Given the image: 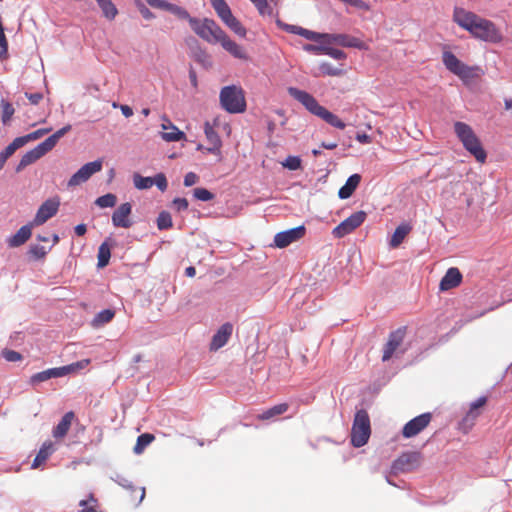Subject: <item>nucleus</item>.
<instances>
[{
	"mask_svg": "<svg viewBox=\"0 0 512 512\" xmlns=\"http://www.w3.org/2000/svg\"><path fill=\"white\" fill-rule=\"evenodd\" d=\"M288 93L295 100L300 102L311 114L321 118L327 124L337 129L343 130L346 124L335 114L320 105L314 96L306 91L294 87L288 89Z\"/></svg>",
	"mask_w": 512,
	"mask_h": 512,
	"instance_id": "1",
	"label": "nucleus"
},
{
	"mask_svg": "<svg viewBox=\"0 0 512 512\" xmlns=\"http://www.w3.org/2000/svg\"><path fill=\"white\" fill-rule=\"evenodd\" d=\"M454 132L464 148L473 155L479 163H485L487 153L472 127L464 122L457 121L454 123Z\"/></svg>",
	"mask_w": 512,
	"mask_h": 512,
	"instance_id": "2",
	"label": "nucleus"
},
{
	"mask_svg": "<svg viewBox=\"0 0 512 512\" xmlns=\"http://www.w3.org/2000/svg\"><path fill=\"white\" fill-rule=\"evenodd\" d=\"M71 130V125L68 124L64 126L63 128L56 131L54 134L49 136L47 139H45L43 142L38 144L36 147L31 149L30 151L26 152L20 159L16 171L20 172L28 165L36 162L38 159L43 157L46 153L51 151L59 141L61 137H63L66 133H68Z\"/></svg>",
	"mask_w": 512,
	"mask_h": 512,
	"instance_id": "3",
	"label": "nucleus"
},
{
	"mask_svg": "<svg viewBox=\"0 0 512 512\" xmlns=\"http://www.w3.org/2000/svg\"><path fill=\"white\" fill-rule=\"evenodd\" d=\"M453 20L460 28L469 32H473L474 30H479L480 32H495L496 30L493 22L462 7L454 8Z\"/></svg>",
	"mask_w": 512,
	"mask_h": 512,
	"instance_id": "4",
	"label": "nucleus"
},
{
	"mask_svg": "<svg viewBox=\"0 0 512 512\" xmlns=\"http://www.w3.org/2000/svg\"><path fill=\"white\" fill-rule=\"evenodd\" d=\"M442 61L445 67L453 74L458 76L464 83H470L472 80L479 78L482 70L478 66H468L460 61L452 52L444 47Z\"/></svg>",
	"mask_w": 512,
	"mask_h": 512,
	"instance_id": "5",
	"label": "nucleus"
},
{
	"mask_svg": "<svg viewBox=\"0 0 512 512\" xmlns=\"http://www.w3.org/2000/svg\"><path fill=\"white\" fill-rule=\"evenodd\" d=\"M220 104L223 109L232 114L243 113L246 110V99L240 86H225L220 91Z\"/></svg>",
	"mask_w": 512,
	"mask_h": 512,
	"instance_id": "6",
	"label": "nucleus"
},
{
	"mask_svg": "<svg viewBox=\"0 0 512 512\" xmlns=\"http://www.w3.org/2000/svg\"><path fill=\"white\" fill-rule=\"evenodd\" d=\"M371 427L370 419L366 410H358L355 414L352 430L351 443L354 447L365 445L370 437Z\"/></svg>",
	"mask_w": 512,
	"mask_h": 512,
	"instance_id": "7",
	"label": "nucleus"
},
{
	"mask_svg": "<svg viewBox=\"0 0 512 512\" xmlns=\"http://www.w3.org/2000/svg\"><path fill=\"white\" fill-rule=\"evenodd\" d=\"M90 364V359H83L80 361H77L75 363L62 366V367H56L47 369L41 372H38L31 376L30 383L31 384H38L44 381H47L51 378H58L63 377L65 375L75 373L78 370L84 369Z\"/></svg>",
	"mask_w": 512,
	"mask_h": 512,
	"instance_id": "8",
	"label": "nucleus"
},
{
	"mask_svg": "<svg viewBox=\"0 0 512 512\" xmlns=\"http://www.w3.org/2000/svg\"><path fill=\"white\" fill-rule=\"evenodd\" d=\"M366 217L367 214L365 211H357L353 213L332 230L333 236L335 238H342L352 233L355 229L362 225Z\"/></svg>",
	"mask_w": 512,
	"mask_h": 512,
	"instance_id": "9",
	"label": "nucleus"
},
{
	"mask_svg": "<svg viewBox=\"0 0 512 512\" xmlns=\"http://www.w3.org/2000/svg\"><path fill=\"white\" fill-rule=\"evenodd\" d=\"M204 133L206 136L207 141L209 142L210 146L204 148L202 145H198V150H205L207 153H211L217 157V161H222V141L219 137L220 131H217V129L213 128V125H210V121H206L204 125Z\"/></svg>",
	"mask_w": 512,
	"mask_h": 512,
	"instance_id": "10",
	"label": "nucleus"
},
{
	"mask_svg": "<svg viewBox=\"0 0 512 512\" xmlns=\"http://www.w3.org/2000/svg\"><path fill=\"white\" fill-rule=\"evenodd\" d=\"M102 161L95 160L84 164L76 173H74L68 181L69 187L78 186L86 182L93 174L101 171Z\"/></svg>",
	"mask_w": 512,
	"mask_h": 512,
	"instance_id": "11",
	"label": "nucleus"
},
{
	"mask_svg": "<svg viewBox=\"0 0 512 512\" xmlns=\"http://www.w3.org/2000/svg\"><path fill=\"white\" fill-rule=\"evenodd\" d=\"M432 414L430 412L423 413L407 422L403 429L404 438H412L422 432L431 422Z\"/></svg>",
	"mask_w": 512,
	"mask_h": 512,
	"instance_id": "12",
	"label": "nucleus"
},
{
	"mask_svg": "<svg viewBox=\"0 0 512 512\" xmlns=\"http://www.w3.org/2000/svg\"><path fill=\"white\" fill-rule=\"evenodd\" d=\"M210 3L217 15L227 25V27L234 32L239 30V22L233 16L230 7L225 0H210Z\"/></svg>",
	"mask_w": 512,
	"mask_h": 512,
	"instance_id": "13",
	"label": "nucleus"
},
{
	"mask_svg": "<svg viewBox=\"0 0 512 512\" xmlns=\"http://www.w3.org/2000/svg\"><path fill=\"white\" fill-rule=\"evenodd\" d=\"M305 233L306 228L303 225L279 232L274 236V245L278 248H285L303 238Z\"/></svg>",
	"mask_w": 512,
	"mask_h": 512,
	"instance_id": "14",
	"label": "nucleus"
},
{
	"mask_svg": "<svg viewBox=\"0 0 512 512\" xmlns=\"http://www.w3.org/2000/svg\"><path fill=\"white\" fill-rule=\"evenodd\" d=\"M60 202L57 199L46 200L38 209L32 223L34 226L44 224L58 212Z\"/></svg>",
	"mask_w": 512,
	"mask_h": 512,
	"instance_id": "15",
	"label": "nucleus"
},
{
	"mask_svg": "<svg viewBox=\"0 0 512 512\" xmlns=\"http://www.w3.org/2000/svg\"><path fill=\"white\" fill-rule=\"evenodd\" d=\"M147 4L154 9L166 11L180 20H190L189 13L182 7L166 0H146Z\"/></svg>",
	"mask_w": 512,
	"mask_h": 512,
	"instance_id": "16",
	"label": "nucleus"
},
{
	"mask_svg": "<svg viewBox=\"0 0 512 512\" xmlns=\"http://www.w3.org/2000/svg\"><path fill=\"white\" fill-rule=\"evenodd\" d=\"M204 39L211 41L215 39L219 41L222 47L237 58H244V50L236 42L232 41L227 34H201Z\"/></svg>",
	"mask_w": 512,
	"mask_h": 512,
	"instance_id": "17",
	"label": "nucleus"
},
{
	"mask_svg": "<svg viewBox=\"0 0 512 512\" xmlns=\"http://www.w3.org/2000/svg\"><path fill=\"white\" fill-rule=\"evenodd\" d=\"M233 333V325L229 322L224 323L213 335L210 342V351H217L227 344Z\"/></svg>",
	"mask_w": 512,
	"mask_h": 512,
	"instance_id": "18",
	"label": "nucleus"
},
{
	"mask_svg": "<svg viewBox=\"0 0 512 512\" xmlns=\"http://www.w3.org/2000/svg\"><path fill=\"white\" fill-rule=\"evenodd\" d=\"M419 458L417 453H404L393 462L392 470L395 473L410 471L419 464Z\"/></svg>",
	"mask_w": 512,
	"mask_h": 512,
	"instance_id": "19",
	"label": "nucleus"
},
{
	"mask_svg": "<svg viewBox=\"0 0 512 512\" xmlns=\"http://www.w3.org/2000/svg\"><path fill=\"white\" fill-rule=\"evenodd\" d=\"M132 212V206L126 202L121 204L112 215V223L115 227L129 228L132 226L130 215Z\"/></svg>",
	"mask_w": 512,
	"mask_h": 512,
	"instance_id": "20",
	"label": "nucleus"
},
{
	"mask_svg": "<svg viewBox=\"0 0 512 512\" xmlns=\"http://www.w3.org/2000/svg\"><path fill=\"white\" fill-rule=\"evenodd\" d=\"M486 402V397H480L470 405L469 411L464 416L460 424L465 432L474 425L475 420L480 415V408H482Z\"/></svg>",
	"mask_w": 512,
	"mask_h": 512,
	"instance_id": "21",
	"label": "nucleus"
},
{
	"mask_svg": "<svg viewBox=\"0 0 512 512\" xmlns=\"http://www.w3.org/2000/svg\"><path fill=\"white\" fill-rule=\"evenodd\" d=\"M462 274L456 267L449 268L440 281L439 289L441 291H448L458 287L462 282Z\"/></svg>",
	"mask_w": 512,
	"mask_h": 512,
	"instance_id": "22",
	"label": "nucleus"
},
{
	"mask_svg": "<svg viewBox=\"0 0 512 512\" xmlns=\"http://www.w3.org/2000/svg\"><path fill=\"white\" fill-rule=\"evenodd\" d=\"M403 338L404 332L401 329H398L397 331H394L389 335L388 342L386 343L383 350V361H387L393 356L394 352L402 344Z\"/></svg>",
	"mask_w": 512,
	"mask_h": 512,
	"instance_id": "23",
	"label": "nucleus"
},
{
	"mask_svg": "<svg viewBox=\"0 0 512 512\" xmlns=\"http://www.w3.org/2000/svg\"><path fill=\"white\" fill-rule=\"evenodd\" d=\"M335 44L344 47H354L358 49H367L368 46L359 38L351 34H330Z\"/></svg>",
	"mask_w": 512,
	"mask_h": 512,
	"instance_id": "24",
	"label": "nucleus"
},
{
	"mask_svg": "<svg viewBox=\"0 0 512 512\" xmlns=\"http://www.w3.org/2000/svg\"><path fill=\"white\" fill-rule=\"evenodd\" d=\"M290 405L286 402L276 404L263 412L256 415V419L259 421H270L276 419L278 416L286 413Z\"/></svg>",
	"mask_w": 512,
	"mask_h": 512,
	"instance_id": "25",
	"label": "nucleus"
},
{
	"mask_svg": "<svg viewBox=\"0 0 512 512\" xmlns=\"http://www.w3.org/2000/svg\"><path fill=\"white\" fill-rule=\"evenodd\" d=\"M33 223L22 226L13 236L9 237L7 243L9 247H19L23 245L32 234Z\"/></svg>",
	"mask_w": 512,
	"mask_h": 512,
	"instance_id": "26",
	"label": "nucleus"
},
{
	"mask_svg": "<svg viewBox=\"0 0 512 512\" xmlns=\"http://www.w3.org/2000/svg\"><path fill=\"white\" fill-rule=\"evenodd\" d=\"M75 418V414L72 411L65 413L58 425L53 429L52 434L56 439L65 437L71 427V424Z\"/></svg>",
	"mask_w": 512,
	"mask_h": 512,
	"instance_id": "27",
	"label": "nucleus"
},
{
	"mask_svg": "<svg viewBox=\"0 0 512 512\" xmlns=\"http://www.w3.org/2000/svg\"><path fill=\"white\" fill-rule=\"evenodd\" d=\"M308 40L319 43L320 45H305L304 49L316 54H323L325 44L328 43L330 34H302Z\"/></svg>",
	"mask_w": 512,
	"mask_h": 512,
	"instance_id": "28",
	"label": "nucleus"
},
{
	"mask_svg": "<svg viewBox=\"0 0 512 512\" xmlns=\"http://www.w3.org/2000/svg\"><path fill=\"white\" fill-rule=\"evenodd\" d=\"M360 181H361V176L359 174L351 175L347 179L346 183L339 189V191H338L339 198H341V199L349 198L354 193V191L356 190L358 185L360 184Z\"/></svg>",
	"mask_w": 512,
	"mask_h": 512,
	"instance_id": "29",
	"label": "nucleus"
},
{
	"mask_svg": "<svg viewBox=\"0 0 512 512\" xmlns=\"http://www.w3.org/2000/svg\"><path fill=\"white\" fill-rule=\"evenodd\" d=\"M162 128L164 131L161 133V137L167 142L180 141L185 137V134L170 122H168V125L162 124Z\"/></svg>",
	"mask_w": 512,
	"mask_h": 512,
	"instance_id": "30",
	"label": "nucleus"
},
{
	"mask_svg": "<svg viewBox=\"0 0 512 512\" xmlns=\"http://www.w3.org/2000/svg\"><path fill=\"white\" fill-rule=\"evenodd\" d=\"M411 230H412V227L408 223H403V224L399 225L395 229V231L391 237L390 246L392 248H397L403 242V240L410 233Z\"/></svg>",
	"mask_w": 512,
	"mask_h": 512,
	"instance_id": "31",
	"label": "nucleus"
},
{
	"mask_svg": "<svg viewBox=\"0 0 512 512\" xmlns=\"http://www.w3.org/2000/svg\"><path fill=\"white\" fill-rule=\"evenodd\" d=\"M22 146V139L17 137L0 153V170L4 167L8 158H10L15 153V151Z\"/></svg>",
	"mask_w": 512,
	"mask_h": 512,
	"instance_id": "32",
	"label": "nucleus"
},
{
	"mask_svg": "<svg viewBox=\"0 0 512 512\" xmlns=\"http://www.w3.org/2000/svg\"><path fill=\"white\" fill-rule=\"evenodd\" d=\"M54 448L52 442H45L33 460L32 468L39 467L52 454Z\"/></svg>",
	"mask_w": 512,
	"mask_h": 512,
	"instance_id": "33",
	"label": "nucleus"
},
{
	"mask_svg": "<svg viewBox=\"0 0 512 512\" xmlns=\"http://www.w3.org/2000/svg\"><path fill=\"white\" fill-rule=\"evenodd\" d=\"M102 11V14L105 18L109 20H113L117 14L118 10L114 3L111 0H95Z\"/></svg>",
	"mask_w": 512,
	"mask_h": 512,
	"instance_id": "34",
	"label": "nucleus"
},
{
	"mask_svg": "<svg viewBox=\"0 0 512 512\" xmlns=\"http://www.w3.org/2000/svg\"><path fill=\"white\" fill-rule=\"evenodd\" d=\"M111 257L110 247L107 242H103L98 248V263L99 268H104L108 265Z\"/></svg>",
	"mask_w": 512,
	"mask_h": 512,
	"instance_id": "35",
	"label": "nucleus"
},
{
	"mask_svg": "<svg viewBox=\"0 0 512 512\" xmlns=\"http://www.w3.org/2000/svg\"><path fill=\"white\" fill-rule=\"evenodd\" d=\"M114 316H115V312L113 310H111V309L102 310L98 314H96V316L94 317V319L92 321V324L95 327L102 326V325L112 321Z\"/></svg>",
	"mask_w": 512,
	"mask_h": 512,
	"instance_id": "36",
	"label": "nucleus"
},
{
	"mask_svg": "<svg viewBox=\"0 0 512 512\" xmlns=\"http://www.w3.org/2000/svg\"><path fill=\"white\" fill-rule=\"evenodd\" d=\"M155 439V436L150 433H143L137 438L136 445L134 446V452L136 454H141L144 449L151 444Z\"/></svg>",
	"mask_w": 512,
	"mask_h": 512,
	"instance_id": "37",
	"label": "nucleus"
},
{
	"mask_svg": "<svg viewBox=\"0 0 512 512\" xmlns=\"http://www.w3.org/2000/svg\"><path fill=\"white\" fill-rule=\"evenodd\" d=\"M210 125H213V128L217 129V131H220L221 133L226 134L227 136H230L231 134V126L222 116L214 117L212 121H210Z\"/></svg>",
	"mask_w": 512,
	"mask_h": 512,
	"instance_id": "38",
	"label": "nucleus"
},
{
	"mask_svg": "<svg viewBox=\"0 0 512 512\" xmlns=\"http://www.w3.org/2000/svg\"><path fill=\"white\" fill-rule=\"evenodd\" d=\"M117 202L116 195L112 193H107L103 196L98 197L95 200V204L100 208H108V207H114Z\"/></svg>",
	"mask_w": 512,
	"mask_h": 512,
	"instance_id": "39",
	"label": "nucleus"
},
{
	"mask_svg": "<svg viewBox=\"0 0 512 512\" xmlns=\"http://www.w3.org/2000/svg\"><path fill=\"white\" fill-rule=\"evenodd\" d=\"M133 181L135 187L140 190L151 188L154 185L152 177H143L139 174L134 175Z\"/></svg>",
	"mask_w": 512,
	"mask_h": 512,
	"instance_id": "40",
	"label": "nucleus"
},
{
	"mask_svg": "<svg viewBox=\"0 0 512 512\" xmlns=\"http://www.w3.org/2000/svg\"><path fill=\"white\" fill-rule=\"evenodd\" d=\"M157 227L159 230H165L172 227V218L170 213L162 211L157 218Z\"/></svg>",
	"mask_w": 512,
	"mask_h": 512,
	"instance_id": "41",
	"label": "nucleus"
},
{
	"mask_svg": "<svg viewBox=\"0 0 512 512\" xmlns=\"http://www.w3.org/2000/svg\"><path fill=\"white\" fill-rule=\"evenodd\" d=\"M51 131V128H42V129H38L30 134H27L25 136H21V137H18L19 139H22L23 141V146L28 143L29 141H33V140H36V139H39L40 137H42L43 135L49 133Z\"/></svg>",
	"mask_w": 512,
	"mask_h": 512,
	"instance_id": "42",
	"label": "nucleus"
},
{
	"mask_svg": "<svg viewBox=\"0 0 512 512\" xmlns=\"http://www.w3.org/2000/svg\"><path fill=\"white\" fill-rule=\"evenodd\" d=\"M1 105H2V111H1L2 122L4 124H7L11 120L15 110H14L12 104L9 102L2 101Z\"/></svg>",
	"mask_w": 512,
	"mask_h": 512,
	"instance_id": "43",
	"label": "nucleus"
},
{
	"mask_svg": "<svg viewBox=\"0 0 512 512\" xmlns=\"http://www.w3.org/2000/svg\"><path fill=\"white\" fill-rule=\"evenodd\" d=\"M215 195L205 188H194V198L200 201L213 200Z\"/></svg>",
	"mask_w": 512,
	"mask_h": 512,
	"instance_id": "44",
	"label": "nucleus"
},
{
	"mask_svg": "<svg viewBox=\"0 0 512 512\" xmlns=\"http://www.w3.org/2000/svg\"><path fill=\"white\" fill-rule=\"evenodd\" d=\"M1 356L8 362H18L23 358L19 352L11 349H3Z\"/></svg>",
	"mask_w": 512,
	"mask_h": 512,
	"instance_id": "45",
	"label": "nucleus"
},
{
	"mask_svg": "<svg viewBox=\"0 0 512 512\" xmlns=\"http://www.w3.org/2000/svg\"><path fill=\"white\" fill-rule=\"evenodd\" d=\"M282 165L289 170H297L301 167V159L298 156H288Z\"/></svg>",
	"mask_w": 512,
	"mask_h": 512,
	"instance_id": "46",
	"label": "nucleus"
},
{
	"mask_svg": "<svg viewBox=\"0 0 512 512\" xmlns=\"http://www.w3.org/2000/svg\"><path fill=\"white\" fill-rule=\"evenodd\" d=\"M134 5L144 19L149 20L154 17L153 13L146 7V5L141 0H134Z\"/></svg>",
	"mask_w": 512,
	"mask_h": 512,
	"instance_id": "47",
	"label": "nucleus"
},
{
	"mask_svg": "<svg viewBox=\"0 0 512 512\" xmlns=\"http://www.w3.org/2000/svg\"><path fill=\"white\" fill-rule=\"evenodd\" d=\"M29 254L34 258V259H43L46 254H47V251L45 249L44 246H41V245H32L29 249Z\"/></svg>",
	"mask_w": 512,
	"mask_h": 512,
	"instance_id": "48",
	"label": "nucleus"
},
{
	"mask_svg": "<svg viewBox=\"0 0 512 512\" xmlns=\"http://www.w3.org/2000/svg\"><path fill=\"white\" fill-rule=\"evenodd\" d=\"M328 44H330V38L328 39V43L325 44L323 54L330 55L331 57H333L337 60L343 59L345 57V54L343 53V51L333 48V47H330Z\"/></svg>",
	"mask_w": 512,
	"mask_h": 512,
	"instance_id": "49",
	"label": "nucleus"
},
{
	"mask_svg": "<svg viewBox=\"0 0 512 512\" xmlns=\"http://www.w3.org/2000/svg\"><path fill=\"white\" fill-rule=\"evenodd\" d=\"M8 58V43L6 34H0V61Z\"/></svg>",
	"mask_w": 512,
	"mask_h": 512,
	"instance_id": "50",
	"label": "nucleus"
},
{
	"mask_svg": "<svg viewBox=\"0 0 512 512\" xmlns=\"http://www.w3.org/2000/svg\"><path fill=\"white\" fill-rule=\"evenodd\" d=\"M476 38L485 41L497 43L502 40L501 34H473Z\"/></svg>",
	"mask_w": 512,
	"mask_h": 512,
	"instance_id": "51",
	"label": "nucleus"
},
{
	"mask_svg": "<svg viewBox=\"0 0 512 512\" xmlns=\"http://www.w3.org/2000/svg\"><path fill=\"white\" fill-rule=\"evenodd\" d=\"M154 185L158 187L159 190L165 191L167 189V179L164 174L159 173L155 177H153Z\"/></svg>",
	"mask_w": 512,
	"mask_h": 512,
	"instance_id": "52",
	"label": "nucleus"
},
{
	"mask_svg": "<svg viewBox=\"0 0 512 512\" xmlns=\"http://www.w3.org/2000/svg\"><path fill=\"white\" fill-rule=\"evenodd\" d=\"M173 206L177 211L187 210L189 202L186 198H175L173 200Z\"/></svg>",
	"mask_w": 512,
	"mask_h": 512,
	"instance_id": "53",
	"label": "nucleus"
},
{
	"mask_svg": "<svg viewBox=\"0 0 512 512\" xmlns=\"http://www.w3.org/2000/svg\"><path fill=\"white\" fill-rule=\"evenodd\" d=\"M321 71L326 74V75H330V76H338V75H341L342 74V70L340 69H337V68H334L332 67L331 65L329 64H323L321 66Z\"/></svg>",
	"mask_w": 512,
	"mask_h": 512,
	"instance_id": "54",
	"label": "nucleus"
},
{
	"mask_svg": "<svg viewBox=\"0 0 512 512\" xmlns=\"http://www.w3.org/2000/svg\"><path fill=\"white\" fill-rule=\"evenodd\" d=\"M217 24L213 20L205 19L203 22V29L200 32H217L218 30Z\"/></svg>",
	"mask_w": 512,
	"mask_h": 512,
	"instance_id": "55",
	"label": "nucleus"
},
{
	"mask_svg": "<svg viewBox=\"0 0 512 512\" xmlns=\"http://www.w3.org/2000/svg\"><path fill=\"white\" fill-rule=\"evenodd\" d=\"M277 26L279 29L288 30V32H300V33L310 32L309 30L301 28V27L284 25L280 20H277Z\"/></svg>",
	"mask_w": 512,
	"mask_h": 512,
	"instance_id": "56",
	"label": "nucleus"
},
{
	"mask_svg": "<svg viewBox=\"0 0 512 512\" xmlns=\"http://www.w3.org/2000/svg\"><path fill=\"white\" fill-rule=\"evenodd\" d=\"M25 95L33 105H37L43 98L42 93H26Z\"/></svg>",
	"mask_w": 512,
	"mask_h": 512,
	"instance_id": "57",
	"label": "nucleus"
},
{
	"mask_svg": "<svg viewBox=\"0 0 512 512\" xmlns=\"http://www.w3.org/2000/svg\"><path fill=\"white\" fill-rule=\"evenodd\" d=\"M356 140L362 144H369L372 142V138L366 133H358L356 135Z\"/></svg>",
	"mask_w": 512,
	"mask_h": 512,
	"instance_id": "58",
	"label": "nucleus"
},
{
	"mask_svg": "<svg viewBox=\"0 0 512 512\" xmlns=\"http://www.w3.org/2000/svg\"><path fill=\"white\" fill-rule=\"evenodd\" d=\"M121 112L125 117H131L133 115V110L128 105H121Z\"/></svg>",
	"mask_w": 512,
	"mask_h": 512,
	"instance_id": "59",
	"label": "nucleus"
},
{
	"mask_svg": "<svg viewBox=\"0 0 512 512\" xmlns=\"http://www.w3.org/2000/svg\"><path fill=\"white\" fill-rule=\"evenodd\" d=\"M87 231V228H86V225L85 224H78L76 227H75V233L76 235L78 236H83L85 235Z\"/></svg>",
	"mask_w": 512,
	"mask_h": 512,
	"instance_id": "60",
	"label": "nucleus"
},
{
	"mask_svg": "<svg viewBox=\"0 0 512 512\" xmlns=\"http://www.w3.org/2000/svg\"><path fill=\"white\" fill-rule=\"evenodd\" d=\"M133 492L138 495V503H140L143 500V498L145 497V489L138 487V488H135L133 490Z\"/></svg>",
	"mask_w": 512,
	"mask_h": 512,
	"instance_id": "61",
	"label": "nucleus"
},
{
	"mask_svg": "<svg viewBox=\"0 0 512 512\" xmlns=\"http://www.w3.org/2000/svg\"><path fill=\"white\" fill-rule=\"evenodd\" d=\"M184 185L187 187L192 186V172H189L185 175Z\"/></svg>",
	"mask_w": 512,
	"mask_h": 512,
	"instance_id": "62",
	"label": "nucleus"
},
{
	"mask_svg": "<svg viewBox=\"0 0 512 512\" xmlns=\"http://www.w3.org/2000/svg\"><path fill=\"white\" fill-rule=\"evenodd\" d=\"M321 146H322L323 148H325V149L333 150V149H335V148L337 147V143H335V142H331V143H325V142H323V143L321 144Z\"/></svg>",
	"mask_w": 512,
	"mask_h": 512,
	"instance_id": "63",
	"label": "nucleus"
},
{
	"mask_svg": "<svg viewBox=\"0 0 512 512\" xmlns=\"http://www.w3.org/2000/svg\"><path fill=\"white\" fill-rule=\"evenodd\" d=\"M185 274L189 277H192V266H189L185 269Z\"/></svg>",
	"mask_w": 512,
	"mask_h": 512,
	"instance_id": "64",
	"label": "nucleus"
}]
</instances>
